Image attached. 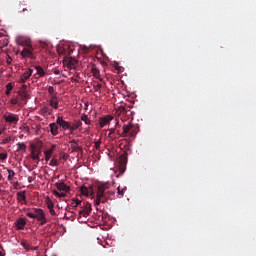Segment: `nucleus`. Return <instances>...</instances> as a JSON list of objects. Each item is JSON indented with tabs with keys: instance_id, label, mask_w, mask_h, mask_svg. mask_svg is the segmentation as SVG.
<instances>
[{
	"instance_id": "1",
	"label": "nucleus",
	"mask_w": 256,
	"mask_h": 256,
	"mask_svg": "<svg viewBox=\"0 0 256 256\" xmlns=\"http://www.w3.org/2000/svg\"><path fill=\"white\" fill-rule=\"evenodd\" d=\"M80 192L82 195H85V197H92V199L95 197L96 193V198L94 200L96 207H99L101 203H107V201L111 199V195H113V192L109 191V186L107 184L98 185L96 190H93L92 187L88 188L82 186Z\"/></svg>"
},
{
	"instance_id": "2",
	"label": "nucleus",
	"mask_w": 256,
	"mask_h": 256,
	"mask_svg": "<svg viewBox=\"0 0 256 256\" xmlns=\"http://www.w3.org/2000/svg\"><path fill=\"white\" fill-rule=\"evenodd\" d=\"M57 125H59L64 131H69V135H73L77 129H79L83 122L81 120H75L73 123L63 120V117L58 116L56 120Z\"/></svg>"
},
{
	"instance_id": "3",
	"label": "nucleus",
	"mask_w": 256,
	"mask_h": 256,
	"mask_svg": "<svg viewBox=\"0 0 256 256\" xmlns=\"http://www.w3.org/2000/svg\"><path fill=\"white\" fill-rule=\"evenodd\" d=\"M137 133H139V127L132 123L125 124L122 127V137H131L133 139L137 136Z\"/></svg>"
},
{
	"instance_id": "4",
	"label": "nucleus",
	"mask_w": 256,
	"mask_h": 256,
	"mask_svg": "<svg viewBox=\"0 0 256 256\" xmlns=\"http://www.w3.org/2000/svg\"><path fill=\"white\" fill-rule=\"evenodd\" d=\"M43 147L42 142H38L36 145L31 144L30 149H31V159L34 161H39V157L41 155V148Z\"/></svg>"
},
{
	"instance_id": "5",
	"label": "nucleus",
	"mask_w": 256,
	"mask_h": 256,
	"mask_svg": "<svg viewBox=\"0 0 256 256\" xmlns=\"http://www.w3.org/2000/svg\"><path fill=\"white\" fill-rule=\"evenodd\" d=\"M34 219H37V221L40 222V225H45V223H47L45 211L41 208H34Z\"/></svg>"
},
{
	"instance_id": "6",
	"label": "nucleus",
	"mask_w": 256,
	"mask_h": 256,
	"mask_svg": "<svg viewBox=\"0 0 256 256\" xmlns=\"http://www.w3.org/2000/svg\"><path fill=\"white\" fill-rule=\"evenodd\" d=\"M116 115L118 116H123V117H127L129 119V117H133V111L129 110L126 107L120 106L117 110H116Z\"/></svg>"
},
{
	"instance_id": "7",
	"label": "nucleus",
	"mask_w": 256,
	"mask_h": 256,
	"mask_svg": "<svg viewBox=\"0 0 256 256\" xmlns=\"http://www.w3.org/2000/svg\"><path fill=\"white\" fill-rule=\"evenodd\" d=\"M20 55L23 59L27 58L28 59H35V56L33 55V46H28L24 48L21 52Z\"/></svg>"
},
{
	"instance_id": "8",
	"label": "nucleus",
	"mask_w": 256,
	"mask_h": 256,
	"mask_svg": "<svg viewBox=\"0 0 256 256\" xmlns=\"http://www.w3.org/2000/svg\"><path fill=\"white\" fill-rule=\"evenodd\" d=\"M4 120L6 123H11L12 125H17L19 123V115L9 113L7 115H4Z\"/></svg>"
},
{
	"instance_id": "9",
	"label": "nucleus",
	"mask_w": 256,
	"mask_h": 256,
	"mask_svg": "<svg viewBox=\"0 0 256 256\" xmlns=\"http://www.w3.org/2000/svg\"><path fill=\"white\" fill-rule=\"evenodd\" d=\"M16 43L18 45H21L22 47H31V39L25 37V36H18L16 38Z\"/></svg>"
},
{
	"instance_id": "10",
	"label": "nucleus",
	"mask_w": 256,
	"mask_h": 256,
	"mask_svg": "<svg viewBox=\"0 0 256 256\" xmlns=\"http://www.w3.org/2000/svg\"><path fill=\"white\" fill-rule=\"evenodd\" d=\"M31 75H33V69H28L24 73L21 74L19 83H27L29 79L31 78Z\"/></svg>"
},
{
	"instance_id": "11",
	"label": "nucleus",
	"mask_w": 256,
	"mask_h": 256,
	"mask_svg": "<svg viewBox=\"0 0 256 256\" xmlns=\"http://www.w3.org/2000/svg\"><path fill=\"white\" fill-rule=\"evenodd\" d=\"M119 159H120L119 171L120 173H124L126 170L125 165H127V152H124L122 155H120Z\"/></svg>"
},
{
	"instance_id": "12",
	"label": "nucleus",
	"mask_w": 256,
	"mask_h": 256,
	"mask_svg": "<svg viewBox=\"0 0 256 256\" xmlns=\"http://www.w3.org/2000/svg\"><path fill=\"white\" fill-rule=\"evenodd\" d=\"M111 121H113V116H111V115H106L104 117H100L99 118V126L101 127V129H103V127H105V125H109V123H111Z\"/></svg>"
},
{
	"instance_id": "13",
	"label": "nucleus",
	"mask_w": 256,
	"mask_h": 256,
	"mask_svg": "<svg viewBox=\"0 0 256 256\" xmlns=\"http://www.w3.org/2000/svg\"><path fill=\"white\" fill-rule=\"evenodd\" d=\"M55 149H57V145L52 144L50 149L44 151L46 162L51 160V157H53V153H55Z\"/></svg>"
},
{
	"instance_id": "14",
	"label": "nucleus",
	"mask_w": 256,
	"mask_h": 256,
	"mask_svg": "<svg viewBox=\"0 0 256 256\" xmlns=\"http://www.w3.org/2000/svg\"><path fill=\"white\" fill-rule=\"evenodd\" d=\"M70 145L72 147V151H74L75 153H83V147L79 146L78 140H71Z\"/></svg>"
},
{
	"instance_id": "15",
	"label": "nucleus",
	"mask_w": 256,
	"mask_h": 256,
	"mask_svg": "<svg viewBox=\"0 0 256 256\" xmlns=\"http://www.w3.org/2000/svg\"><path fill=\"white\" fill-rule=\"evenodd\" d=\"M55 186L57 187L58 191H63V193H69V191H71V187L64 182H57Z\"/></svg>"
},
{
	"instance_id": "16",
	"label": "nucleus",
	"mask_w": 256,
	"mask_h": 256,
	"mask_svg": "<svg viewBox=\"0 0 256 256\" xmlns=\"http://www.w3.org/2000/svg\"><path fill=\"white\" fill-rule=\"evenodd\" d=\"M49 105L53 109H59V98H57V95L50 96Z\"/></svg>"
},
{
	"instance_id": "17",
	"label": "nucleus",
	"mask_w": 256,
	"mask_h": 256,
	"mask_svg": "<svg viewBox=\"0 0 256 256\" xmlns=\"http://www.w3.org/2000/svg\"><path fill=\"white\" fill-rule=\"evenodd\" d=\"M58 125L59 124H57V122L49 124L51 135H54V136L59 135V126Z\"/></svg>"
},
{
	"instance_id": "18",
	"label": "nucleus",
	"mask_w": 256,
	"mask_h": 256,
	"mask_svg": "<svg viewBox=\"0 0 256 256\" xmlns=\"http://www.w3.org/2000/svg\"><path fill=\"white\" fill-rule=\"evenodd\" d=\"M15 225L17 229L23 230L25 229V225H27V220L25 218H19L16 222Z\"/></svg>"
},
{
	"instance_id": "19",
	"label": "nucleus",
	"mask_w": 256,
	"mask_h": 256,
	"mask_svg": "<svg viewBox=\"0 0 256 256\" xmlns=\"http://www.w3.org/2000/svg\"><path fill=\"white\" fill-rule=\"evenodd\" d=\"M91 213V204L84 205V208L79 211V215H82V217H87Z\"/></svg>"
},
{
	"instance_id": "20",
	"label": "nucleus",
	"mask_w": 256,
	"mask_h": 256,
	"mask_svg": "<svg viewBox=\"0 0 256 256\" xmlns=\"http://www.w3.org/2000/svg\"><path fill=\"white\" fill-rule=\"evenodd\" d=\"M17 201L18 203H22V205L27 203V197L25 196V191H20L17 193Z\"/></svg>"
},
{
	"instance_id": "21",
	"label": "nucleus",
	"mask_w": 256,
	"mask_h": 256,
	"mask_svg": "<svg viewBox=\"0 0 256 256\" xmlns=\"http://www.w3.org/2000/svg\"><path fill=\"white\" fill-rule=\"evenodd\" d=\"M18 95L25 105V103H27V99H29V93L27 91H18Z\"/></svg>"
},
{
	"instance_id": "22",
	"label": "nucleus",
	"mask_w": 256,
	"mask_h": 256,
	"mask_svg": "<svg viewBox=\"0 0 256 256\" xmlns=\"http://www.w3.org/2000/svg\"><path fill=\"white\" fill-rule=\"evenodd\" d=\"M11 105H23V102L21 101V97L19 96V94H17L16 96H14L11 100H10Z\"/></svg>"
},
{
	"instance_id": "23",
	"label": "nucleus",
	"mask_w": 256,
	"mask_h": 256,
	"mask_svg": "<svg viewBox=\"0 0 256 256\" xmlns=\"http://www.w3.org/2000/svg\"><path fill=\"white\" fill-rule=\"evenodd\" d=\"M64 65L68 67V69H73L75 67V59L70 58L64 61Z\"/></svg>"
},
{
	"instance_id": "24",
	"label": "nucleus",
	"mask_w": 256,
	"mask_h": 256,
	"mask_svg": "<svg viewBox=\"0 0 256 256\" xmlns=\"http://www.w3.org/2000/svg\"><path fill=\"white\" fill-rule=\"evenodd\" d=\"M16 145L18 147L17 149L18 152L25 153V151H27V145H25V143L18 142Z\"/></svg>"
},
{
	"instance_id": "25",
	"label": "nucleus",
	"mask_w": 256,
	"mask_h": 256,
	"mask_svg": "<svg viewBox=\"0 0 256 256\" xmlns=\"http://www.w3.org/2000/svg\"><path fill=\"white\" fill-rule=\"evenodd\" d=\"M34 68L37 71L38 77H45L46 73H45V69H43V67L35 66Z\"/></svg>"
},
{
	"instance_id": "26",
	"label": "nucleus",
	"mask_w": 256,
	"mask_h": 256,
	"mask_svg": "<svg viewBox=\"0 0 256 256\" xmlns=\"http://www.w3.org/2000/svg\"><path fill=\"white\" fill-rule=\"evenodd\" d=\"M50 167H59V161L55 156L52 157L49 163Z\"/></svg>"
},
{
	"instance_id": "27",
	"label": "nucleus",
	"mask_w": 256,
	"mask_h": 256,
	"mask_svg": "<svg viewBox=\"0 0 256 256\" xmlns=\"http://www.w3.org/2000/svg\"><path fill=\"white\" fill-rule=\"evenodd\" d=\"M92 75L95 77V79H99L101 81V74L99 72V69L93 68Z\"/></svg>"
},
{
	"instance_id": "28",
	"label": "nucleus",
	"mask_w": 256,
	"mask_h": 256,
	"mask_svg": "<svg viewBox=\"0 0 256 256\" xmlns=\"http://www.w3.org/2000/svg\"><path fill=\"white\" fill-rule=\"evenodd\" d=\"M81 121H84L85 125H90L91 124V120L89 119V116H87L86 114L81 115Z\"/></svg>"
},
{
	"instance_id": "29",
	"label": "nucleus",
	"mask_w": 256,
	"mask_h": 256,
	"mask_svg": "<svg viewBox=\"0 0 256 256\" xmlns=\"http://www.w3.org/2000/svg\"><path fill=\"white\" fill-rule=\"evenodd\" d=\"M11 91H13V84L12 83H8L6 85V95L9 97V95H11Z\"/></svg>"
},
{
	"instance_id": "30",
	"label": "nucleus",
	"mask_w": 256,
	"mask_h": 256,
	"mask_svg": "<svg viewBox=\"0 0 256 256\" xmlns=\"http://www.w3.org/2000/svg\"><path fill=\"white\" fill-rule=\"evenodd\" d=\"M8 172V181H13V177H15V171L11 169H7Z\"/></svg>"
},
{
	"instance_id": "31",
	"label": "nucleus",
	"mask_w": 256,
	"mask_h": 256,
	"mask_svg": "<svg viewBox=\"0 0 256 256\" xmlns=\"http://www.w3.org/2000/svg\"><path fill=\"white\" fill-rule=\"evenodd\" d=\"M52 193H53V195H55L56 197H59L60 199L63 198V197H65V195H66V194H65L66 192H59V191H57V190H53Z\"/></svg>"
},
{
	"instance_id": "32",
	"label": "nucleus",
	"mask_w": 256,
	"mask_h": 256,
	"mask_svg": "<svg viewBox=\"0 0 256 256\" xmlns=\"http://www.w3.org/2000/svg\"><path fill=\"white\" fill-rule=\"evenodd\" d=\"M108 137H110V139H115L117 136L115 135V128H110L109 129V134Z\"/></svg>"
},
{
	"instance_id": "33",
	"label": "nucleus",
	"mask_w": 256,
	"mask_h": 256,
	"mask_svg": "<svg viewBox=\"0 0 256 256\" xmlns=\"http://www.w3.org/2000/svg\"><path fill=\"white\" fill-rule=\"evenodd\" d=\"M26 216L30 219H35V208L32 211L27 212Z\"/></svg>"
},
{
	"instance_id": "34",
	"label": "nucleus",
	"mask_w": 256,
	"mask_h": 256,
	"mask_svg": "<svg viewBox=\"0 0 256 256\" xmlns=\"http://www.w3.org/2000/svg\"><path fill=\"white\" fill-rule=\"evenodd\" d=\"M94 147L99 151L101 149V138L94 142Z\"/></svg>"
},
{
	"instance_id": "35",
	"label": "nucleus",
	"mask_w": 256,
	"mask_h": 256,
	"mask_svg": "<svg viewBox=\"0 0 256 256\" xmlns=\"http://www.w3.org/2000/svg\"><path fill=\"white\" fill-rule=\"evenodd\" d=\"M125 189H127V187H124L123 189H121V187L118 186V188H117L118 195H120L121 197H123V195H125Z\"/></svg>"
},
{
	"instance_id": "36",
	"label": "nucleus",
	"mask_w": 256,
	"mask_h": 256,
	"mask_svg": "<svg viewBox=\"0 0 256 256\" xmlns=\"http://www.w3.org/2000/svg\"><path fill=\"white\" fill-rule=\"evenodd\" d=\"M48 93H49L50 97H53V95H55V88L53 86H49Z\"/></svg>"
},
{
	"instance_id": "37",
	"label": "nucleus",
	"mask_w": 256,
	"mask_h": 256,
	"mask_svg": "<svg viewBox=\"0 0 256 256\" xmlns=\"http://www.w3.org/2000/svg\"><path fill=\"white\" fill-rule=\"evenodd\" d=\"M72 205H73V207H81L82 202H81V200H73Z\"/></svg>"
},
{
	"instance_id": "38",
	"label": "nucleus",
	"mask_w": 256,
	"mask_h": 256,
	"mask_svg": "<svg viewBox=\"0 0 256 256\" xmlns=\"http://www.w3.org/2000/svg\"><path fill=\"white\" fill-rule=\"evenodd\" d=\"M5 131H7V127H5V125L1 124L0 125V135H3V133H5Z\"/></svg>"
},
{
	"instance_id": "39",
	"label": "nucleus",
	"mask_w": 256,
	"mask_h": 256,
	"mask_svg": "<svg viewBox=\"0 0 256 256\" xmlns=\"http://www.w3.org/2000/svg\"><path fill=\"white\" fill-rule=\"evenodd\" d=\"M22 246L26 251H31V246H29V244H27L26 242H22Z\"/></svg>"
},
{
	"instance_id": "40",
	"label": "nucleus",
	"mask_w": 256,
	"mask_h": 256,
	"mask_svg": "<svg viewBox=\"0 0 256 256\" xmlns=\"http://www.w3.org/2000/svg\"><path fill=\"white\" fill-rule=\"evenodd\" d=\"M7 159V153H0V161H5Z\"/></svg>"
},
{
	"instance_id": "41",
	"label": "nucleus",
	"mask_w": 256,
	"mask_h": 256,
	"mask_svg": "<svg viewBox=\"0 0 256 256\" xmlns=\"http://www.w3.org/2000/svg\"><path fill=\"white\" fill-rule=\"evenodd\" d=\"M47 207H48V209H53V207H54L53 201L49 200L47 202Z\"/></svg>"
},
{
	"instance_id": "42",
	"label": "nucleus",
	"mask_w": 256,
	"mask_h": 256,
	"mask_svg": "<svg viewBox=\"0 0 256 256\" xmlns=\"http://www.w3.org/2000/svg\"><path fill=\"white\" fill-rule=\"evenodd\" d=\"M61 159H63V161H67V159H69V154L65 153L61 156Z\"/></svg>"
},
{
	"instance_id": "43",
	"label": "nucleus",
	"mask_w": 256,
	"mask_h": 256,
	"mask_svg": "<svg viewBox=\"0 0 256 256\" xmlns=\"http://www.w3.org/2000/svg\"><path fill=\"white\" fill-rule=\"evenodd\" d=\"M115 135H118V137H123V132L121 133L120 130H116L115 128Z\"/></svg>"
},
{
	"instance_id": "44",
	"label": "nucleus",
	"mask_w": 256,
	"mask_h": 256,
	"mask_svg": "<svg viewBox=\"0 0 256 256\" xmlns=\"http://www.w3.org/2000/svg\"><path fill=\"white\" fill-rule=\"evenodd\" d=\"M19 91H27V85L23 84L21 87H20V90Z\"/></svg>"
},
{
	"instance_id": "45",
	"label": "nucleus",
	"mask_w": 256,
	"mask_h": 256,
	"mask_svg": "<svg viewBox=\"0 0 256 256\" xmlns=\"http://www.w3.org/2000/svg\"><path fill=\"white\" fill-rule=\"evenodd\" d=\"M6 61H7L8 65H11V62L13 61V59L10 56H8L6 58Z\"/></svg>"
},
{
	"instance_id": "46",
	"label": "nucleus",
	"mask_w": 256,
	"mask_h": 256,
	"mask_svg": "<svg viewBox=\"0 0 256 256\" xmlns=\"http://www.w3.org/2000/svg\"><path fill=\"white\" fill-rule=\"evenodd\" d=\"M49 211H50L51 215H57V213H55V209L54 208H50Z\"/></svg>"
},
{
	"instance_id": "47",
	"label": "nucleus",
	"mask_w": 256,
	"mask_h": 256,
	"mask_svg": "<svg viewBox=\"0 0 256 256\" xmlns=\"http://www.w3.org/2000/svg\"><path fill=\"white\" fill-rule=\"evenodd\" d=\"M10 141H11V138H6L3 140V144L5 145V144L9 143Z\"/></svg>"
},
{
	"instance_id": "48",
	"label": "nucleus",
	"mask_w": 256,
	"mask_h": 256,
	"mask_svg": "<svg viewBox=\"0 0 256 256\" xmlns=\"http://www.w3.org/2000/svg\"><path fill=\"white\" fill-rule=\"evenodd\" d=\"M101 87H102L101 84H97V85L95 86V90H96V91H99V90L101 89Z\"/></svg>"
},
{
	"instance_id": "49",
	"label": "nucleus",
	"mask_w": 256,
	"mask_h": 256,
	"mask_svg": "<svg viewBox=\"0 0 256 256\" xmlns=\"http://www.w3.org/2000/svg\"><path fill=\"white\" fill-rule=\"evenodd\" d=\"M33 181L32 177H28V182L31 183Z\"/></svg>"
},
{
	"instance_id": "50",
	"label": "nucleus",
	"mask_w": 256,
	"mask_h": 256,
	"mask_svg": "<svg viewBox=\"0 0 256 256\" xmlns=\"http://www.w3.org/2000/svg\"><path fill=\"white\" fill-rule=\"evenodd\" d=\"M115 125L116 127H119V121L116 120Z\"/></svg>"
},
{
	"instance_id": "51",
	"label": "nucleus",
	"mask_w": 256,
	"mask_h": 256,
	"mask_svg": "<svg viewBox=\"0 0 256 256\" xmlns=\"http://www.w3.org/2000/svg\"><path fill=\"white\" fill-rule=\"evenodd\" d=\"M55 75H59V70L54 71Z\"/></svg>"
},
{
	"instance_id": "52",
	"label": "nucleus",
	"mask_w": 256,
	"mask_h": 256,
	"mask_svg": "<svg viewBox=\"0 0 256 256\" xmlns=\"http://www.w3.org/2000/svg\"><path fill=\"white\" fill-rule=\"evenodd\" d=\"M1 179H3V175L2 174H0V181H1Z\"/></svg>"
},
{
	"instance_id": "53",
	"label": "nucleus",
	"mask_w": 256,
	"mask_h": 256,
	"mask_svg": "<svg viewBox=\"0 0 256 256\" xmlns=\"http://www.w3.org/2000/svg\"><path fill=\"white\" fill-rule=\"evenodd\" d=\"M0 256H5V255L3 254V252L0 251Z\"/></svg>"
},
{
	"instance_id": "54",
	"label": "nucleus",
	"mask_w": 256,
	"mask_h": 256,
	"mask_svg": "<svg viewBox=\"0 0 256 256\" xmlns=\"http://www.w3.org/2000/svg\"><path fill=\"white\" fill-rule=\"evenodd\" d=\"M5 45H7V42H5Z\"/></svg>"
},
{
	"instance_id": "55",
	"label": "nucleus",
	"mask_w": 256,
	"mask_h": 256,
	"mask_svg": "<svg viewBox=\"0 0 256 256\" xmlns=\"http://www.w3.org/2000/svg\"><path fill=\"white\" fill-rule=\"evenodd\" d=\"M1 191H2V190L0 189V193H1Z\"/></svg>"
}]
</instances>
